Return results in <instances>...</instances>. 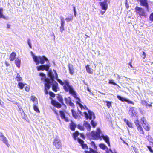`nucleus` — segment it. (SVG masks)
I'll use <instances>...</instances> for the list:
<instances>
[{
	"label": "nucleus",
	"instance_id": "f257e3e1",
	"mask_svg": "<svg viewBox=\"0 0 153 153\" xmlns=\"http://www.w3.org/2000/svg\"><path fill=\"white\" fill-rule=\"evenodd\" d=\"M33 59L36 65H39L40 63L42 64V65L36 67L38 71H43L45 70L47 71H49L50 66V63H49L45 65H43L45 63V62H49V60L47 58L44 56H33Z\"/></svg>",
	"mask_w": 153,
	"mask_h": 153
},
{
	"label": "nucleus",
	"instance_id": "f03ea898",
	"mask_svg": "<svg viewBox=\"0 0 153 153\" xmlns=\"http://www.w3.org/2000/svg\"><path fill=\"white\" fill-rule=\"evenodd\" d=\"M53 71L55 72L56 79L61 85L63 86L65 91L66 92H69L70 94L72 95L76 91L73 87L70 85L68 80H65L63 82L60 79H58V75L56 70L53 69Z\"/></svg>",
	"mask_w": 153,
	"mask_h": 153
},
{
	"label": "nucleus",
	"instance_id": "7ed1b4c3",
	"mask_svg": "<svg viewBox=\"0 0 153 153\" xmlns=\"http://www.w3.org/2000/svg\"><path fill=\"white\" fill-rule=\"evenodd\" d=\"M77 104L79 105L81 110L85 109L86 110L88 111V113L86 112H84L85 117L86 120L89 119V120H91L92 119L94 120L95 118L96 117L94 113L88 109L86 106H83L80 102H77Z\"/></svg>",
	"mask_w": 153,
	"mask_h": 153
},
{
	"label": "nucleus",
	"instance_id": "20e7f679",
	"mask_svg": "<svg viewBox=\"0 0 153 153\" xmlns=\"http://www.w3.org/2000/svg\"><path fill=\"white\" fill-rule=\"evenodd\" d=\"M50 98L51 99V103L53 106L58 109H59L61 108L62 105L65 106V108H66V106L64 103L63 100L61 96L59 95L58 96H57V98L58 100L61 103H60L56 100L53 99L51 98Z\"/></svg>",
	"mask_w": 153,
	"mask_h": 153
},
{
	"label": "nucleus",
	"instance_id": "39448f33",
	"mask_svg": "<svg viewBox=\"0 0 153 153\" xmlns=\"http://www.w3.org/2000/svg\"><path fill=\"white\" fill-rule=\"evenodd\" d=\"M102 134V131L99 128H97L96 131H92L91 133V135L92 139L94 140H98L101 139L100 134Z\"/></svg>",
	"mask_w": 153,
	"mask_h": 153
},
{
	"label": "nucleus",
	"instance_id": "423d86ee",
	"mask_svg": "<svg viewBox=\"0 0 153 153\" xmlns=\"http://www.w3.org/2000/svg\"><path fill=\"white\" fill-rule=\"evenodd\" d=\"M135 10L136 13L138 14L140 17H146V13L145 12L144 9L141 7L136 6Z\"/></svg>",
	"mask_w": 153,
	"mask_h": 153
},
{
	"label": "nucleus",
	"instance_id": "0eeeda50",
	"mask_svg": "<svg viewBox=\"0 0 153 153\" xmlns=\"http://www.w3.org/2000/svg\"><path fill=\"white\" fill-rule=\"evenodd\" d=\"M91 146L94 149L92 148H89V151L85 150L84 152L85 153H98L97 149L94 142L92 141L91 142Z\"/></svg>",
	"mask_w": 153,
	"mask_h": 153
},
{
	"label": "nucleus",
	"instance_id": "6e6552de",
	"mask_svg": "<svg viewBox=\"0 0 153 153\" xmlns=\"http://www.w3.org/2000/svg\"><path fill=\"white\" fill-rule=\"evenodd\" d=\"M53 143L56 148L58 149H61L62 147L61 143L60 140L58 138H55Z\"/></svg>",
	"mask_w": 153,
	"mask_h": 153
},
{
	"label": "nucleus",
	"instance_id": "1a4fd4ad",
	"mask_svg": "<svg viewBox=\"0 0 153 153\" xmlns=\"http://www.w3.org/2000/svg\"><path fill=\"white\" fill-rule=\"evenodd\" d=\"M139 1L140 2V6L145 7L146 10L149 12V5L147 0H137Z\"/></svg>",
	"mask_w": 153,
	"mask_h": 153
},
{
	"label": "nucleus",
	"instance_id": "9d476101",
	"mask_svg": "<svg viewBox=\"0 0 153 153\" xmlns=\"http://www.w3.org/2000/svg\"><path fill=\"white\" fill-rule=\"evenodd\" d=\"M134 123L137 127V129L139 133L140 134H144V132L143 128L139 123L138 120H136L134 122Z\"/></svg>",
	"mask_w": 153,
	"mask_h": 153
},
{
	"label": "nucleus",
	"instance_id": "9b49d317",
	"mask_svg": "<svg viewBox=\"0 0 153 153\" xmlns=\"http://www.w3.org/2000/svg\"><path fill=\"white\" fill-rule=\"evenodd\" d=\"M46 81V83H45V93L46 94H48V90L50 88V85H51V82L50 79H46L45 80Z\"/></svg>",
	"mask_w": 153,
	"mask_h": 153
},
{
	"label": "nucleus",
	"instance_id": "f8f14e48",
	"mask_svg": "<svg viewBox=\"0 0 153 153\" xmlns=\"http://www.w3.org/2000/svg\"><path fill=\"white\" fill-rule=\"evenodd\" d=\"M65 112L66 111L65 110H60L59 111L61 119L64 120L66 122H68L69 121V119L65 116Z\"/></svg>",
	"mask_w": 153,
	"mask_h": 153
},
{
	"label": "nucleus",
	"instance_id": "ddd939ff",
	"mask_svg": "<svg viewBox=\"0 0 153 153\" xmlns=\"http://www.w3.org/2000/svg\"><path fill=\"white\" fill-rule=\"evenodd\" d=\"M137 108L133 107L130 108L129 111V114L132 117H134L137 114Z\"/></svg>",
	"mask_w": 153,
	"mask_h": 153
},
{
	"label": "nucleus",
	"instance_id": "4468645a",
	"mask_svg": "<svg viewBox=\"0 0 153 153\" xmlns=\"http://www.w3.org/2000/svg\"><path fill=\"white\" fill-rule=\"evenodd\" d=\"M108 2V3H110L109 1H104L103 2H100L99 3V4L101 7L102 9L105 11L108 7V5L107 2Z\"/></svg>",
	"mask_w": 153,
	"mask_h": 153
},
{
	"label": "nucleus",
	"instance_id": "2eb2a0df",
	"mask_svg": "<svg viewBox=\"0 0 153 153\" xmlns=\"http://www.w3.org/2000/svg\"><path fill=\"white\" fill-rule=\"evenodd\" d=\"M77 140L78 143L81 145L82 149H88V147L86 144L84 143V141L82 140L79 138H77Z\"/></svg>",
	"mask_w": 153,
	"mask_h": 153
},
{
	"label": "nucleus",
	"instance_id": "dca6fc26",
	"mask_svg": "<svg viewBox=\"0 0 153 153\" xmlns=\"http://www.w3.org/2000/svg\"><path fill=\"white\" fill-rule=\"evenodd\" d=\"M60 19L61 20V25L59 27L60 31L61 33H62L65 30L64 25L65 22L64 20V18L63 16H60Z\"/></svg>",
	"mask_w": 153,
	"mask_h": 153
},
{
	"label": "nucleus",
	"instance_id": "f3484780",
	"mask_svg": "<svg viewBox=\"0 0 153 153\" xmlns=\"http://www.w3.org/2000/svg\"><path fill=\"white\" fill-rule=\"evenodd\" d=\"M117 97L122 102H126L128 104H131L133 105L134 104V103L133 102L124 98L123 97L117 95Z\"/></svg>",
	"mask_w": 153,
	"mask_h": 153
},
{
	"label": "nucleus",
	"instance_id": "a211bd4d",
	"mask_svg": "<svg viewBox=\"0 0 153 153\" xmlns=\"http://www.w3.org/2000/svg\"><path fill=\"white\" fill-rule=\"evenodd\" d=\"M48 75L50 78V79H50V82H51V83L53 81L55 77V78H56L55 72L53 73L51 71H49L48 73Z\"/></svg>",
	"mask_w": 153,
	"mask_h": 153
},
{
	"label": "nucleus",
	"instance_id": "6ab92c4d",
	"mask_svg": "<svg viewBox=\"0 0 153 153\" xmlns=\"http://www.w3.org/2000/svg\"><path fill=\"white\" fill-rule=\"evenodd\" d=\"M103 139L104 141L107 143L109 146H110V144L109 141V139L107 135L104 136L102 135L101 136V139L100 140H101Z\"/></svg>",
	"mask_w": 153,
	"mask_h": 153
},
{
	"label": "nucleus",
	"instance_id": "aec40b11",
	"mask_svg": "<svg viewBox=\"0 0 153 153\" xmlns=\"http://www.w3.org/2000/svg\"><path fill=\"white\" fill-rule=\"evenodd\" d=\"M51 85L52 90L55 92H57L58 91L57 89H59L58 83L56 81H55Z\"/></svg>",
	"mask_w": 153,
	"mask_h": 153
},
{
	"label": "nucleus",
	"instance_id": "412c9836",
	"mask_svg": "<svg viewBox=\"0 0 153 153\" xmlns=\"http://www.w3.org/2000/svg\"><path fill=\"white\" fill-rule=\"evenodd\" d=\"M76 127V125L73 121L71 120V123L69 124V128L72 131H74Z\"/></svg>",
	"mask_w": 153,
	"mask_h": 153
},
{
	"label": "nucleus",
	"instance_id": "4be33fe9",
	"mask_svg": "<svg viewBox=\"0 0 153 153\" xmlns=\"http://www.w3.org/2000/svg\"><path fill=\"white\" fill-rule=\"evenodd\" d=\"M16 56V53L14 52H12L10 55L9 59L10 61H12L14 60Z\"/></svg>",
	"mask_w": 153,
	"mask_h": 153
},
{
	"label": "nucleus",
	"instance_id": "5701e85b",
	"mask_svg": "<svg viewBox=\"0 0 153 153\" xmlns=\"http://www.w3.org/2000/svg\"><path fill=\"white\" fill-rule=\"evenodd\" d=\"M83 126L85 127L87 129L88 131H90L91 130V126L90 125V124L88 123L87 121H84V123L83 124Z\"/></svg>",
	"mask_w": 153,
	"mask_h": 153
},
{
	"label": "nucleus",
	"instance_id": "b1692460",
	"mask_svg": "<svg viewBox=\"0 0 153 153\" xmlns=\"http://www.w3.org/2000/svg\"><path fill=\"white\" fill-rule=\"evenodd\" d=\"M1 137H2V141L3 142L6 144L7 147H9L10 146V145L8 143V141L7 138L3 135H1Z\"/></svg>",
	"mask_w": 153,
	"mask_h": 153
},
{
	"label": "nucleus",
	"instance_id": "393cba45",
	"mask_svg": "<svg viewBox=\"0 0 153 153\" xmlns=\"http://www.w3.org/2000/svg\"><path fill=\"white\" fill-rule=\"evenodd\" d=\"M68 67L69 73L71 75H73L74 73V69L73 65H71V64H69L68 65Z\"/></svg>",
	"mask_w": 153,
	"mask_h": 153
},
{
	"label": "nucleus",
	"instance_id": "a878e982",
	"mask_svg": "<svg viewBox=\"0 0 153 153\" xmlns=\"http://www.w3.org/2000/svg\"><path fill=\"white\" fill-rule=\"evenodd\" d=\"M39 75L41 77V80H44V81L45 82V83H46V81L45 80L46 79H49L48 78H46V75L45 74L43 73H39Z\"/></svg>",
	"mask_w": 153,
	"mask_h": 153
},
{
	"label": "nucleus",
	"instance_id": "bb28decb",
	"mask_svg": "<svg viewBox=\"0 0 153 153\" xmlns=\"http://www.w3.org/2000/svg\"><path fill=\"white\" fill-rule=\"evenodd\" d=\"M123 120L129 127L132 128L133 127V123L129 122L127 119L124 118L123 119Z\"/></svg>",
	"mask_w": 153,
	"mask_h": 153
},
{
	"label": "nucleus",
	"instance_id": "cd10ccee",
	"mask_svg": "<svg viewBox=\"0 0 153 153\" xmlns=\"http://www.w3.org/2000/svg\"><path fill=\"white\" fill-rule=\"evenodd\" d=\"M85 68L87 72L89 74H92L93 73V70L91 68H90L89 65H87L85 66Z\"/></svg>",
	"mask_w": 153,
	"mask_h": 153
},
{
	"label": "nucleus",
	"instance_id": "c85d7f7f",
	"mask_svg": "<svg viewBox=\"0 0 153 153\" xmlns=\"http://www.w3.org/2000/svg\"><path fill=\"white\" fill-rule=\"evenodd\" d=\"M77 93L75 92L74 94H73L72 95L78 101L76 102V103L77 104V102H81L80 99L77 97Z\"/></svg>",
	"mask_w": 153,
	"mask_h": 153
},
{
	"label": "nucleus",
	"instance_id": "c756f323",
	"mask_svg": "<svg viewBox=\"0 0 153 153\" xmlns=\"http://www.w3.org/2000/svg\"><path fill=\"white\" fill-rule=\"evenodd\" d=\"M31 99L33 102L34 103L33 104H38L37 99L35 97L33 96H32L31 97Z\"/></svg>",
	"mask_w": 153,
	"mask_h": 153
},
{
	"label": "nucleus",
	"instance_id": "7c9ffc66",
	"mask_svg": "<svg viewBox=\"0 0 153 153\" xmlns=\"http://www.w3.org/2000/svg\"><path fill=\"white\" fill-rule=\"evenodd\" d=\"M71 111L73 117L75 118L76 119L78 117L77 113L74 109H71Z\"/></svg>",
	"mask_w": 153,
	"mask_h": 153
},
{
	"label": "nucleus",
	"instance_id": "2f4dec72",
	"mask_svg": "<svg viewBox=\"0 0 153 153\" xmlns=\"http://www.w3.org/2000/svg\"><path fill=\"white\" fill-rule=\"evenodd\" d=\"M15 63L18 67L19 68L20 67L21 60L20 59H17L15 60Z\"/></svg>",
	"mask_w": 153,
	"mask_h": 153
},
{
	"label": "nucleus",
	"instance_id": "473e14b6",
	"mask_svg": "<svg viewBox=\"0 0 153 153\" xmlns=\"http://www.w3.org/2000/svg\"><path fill=\"white\" fill-rule=\"evenodd\" d=\"M25 84L22 82H19L18 83V87L20 89H22L25 86Z\"/></svg>",
	"mask_w": 153,
	"mask_h": 153
},
{
	"label": "nucleus",
	"instance_id": "72a5a7b5",
	"mask_svg": "<svg viewBox=\"0 0 153 153\" xmlns=\"http://www.w3.org/2000/svg\"><path fill=\"white\" fill-rule=\"evenodd\" d=\"M140 123L142 125H145L146 123V120L144 117H143L140 119Z\"/></svg>",
	"mask_w": 153,
	"mask_h": 153
},
{
	"label": "nucleus",
	"instance_id": "f704fd0d",
	"mask_svg": "<svg viewBox=\"0 0 153 153\" xmlns=\"http://www.w3.org/2000/svg\"><path fill=\"white\" fill-rule=\"evenodd\" d=\"M143 127L144 129L146 131H149L150 130V127L148 124L146 123L145 125H143Z\"/></svg>",
	"mask_w": 153,
	"mask_h": 153
},
{
	"label": "nucleus",
	"instance_id": "c9c22d12",
	"mask_svg": "<svg viewBox=\"0 0 153 153\" xmlns=\"http://www.w3.org/2000/svg\"><path fill=\"white\" fill-rule=\"evenodd\" d=\"M15 79L17 81L20 82L22 80V77L20 76V75L18 73L15 78Z\"/></svg>",
	"mask_w": 153,
	"mask_h": 153
},
{
	"label": "nucleus",
	"instance_id": "e433bc0d",
	"mask_svg": "<svg viewBox=\"0 0 153 153\" xmlns=\"http://www.w3.org/2000/svg\"><path fill=\"white\" fill-rule=\"evenodd\" d=\"M100 147L103 150L107 149V147L103 143H101L99 145Z\"/></svg>",
	"mask_w": 153,
	"mask_h": 153
},
{
	"label": "nucleus",
	"instance_id": "4c0bfd02",
	"mask_svg": "<svg viewBox=\"0 0 153 153\" xmlns=\"http://www.w3.org/2000/svg\"><path fill=\"white\" fill-rule=\"evenodd\" d=\"M33 108L34 110L36 112L38 113H40V111L36 106V104H33Z\"/></svg>",
	"mask_w": 153,
	"mask_h": 153
},
{
	"label": "nucleus",
	"instance_id": "58836bf2",
	"mask_svg": "<svg viewBox=\"0 0 153 153\" xmlns=\"http://www.w3.org/2000/svg\"><path fill=\"white\" fill-rule=\"evenodd\" d=\"M3 9L0 8V18H3L5 19V17L3 14Z\"/></svg>",
	"mask_w": 153,
	"mask_h": 153
},
{
	"label": "nucleus",
	"instance_id": "ea45409f",
	"mask_svg": "<svg viewBox=\"0 0 153 153\" xmlns=\"http://www.w3.org/2000/svg\"><path fill=\"white\" fill-rule=\"evenodd\" d=\"M106 103V105L108 108H109L110 107L112 106L111 102L109 101L106 100L105 102Z\"/></svg>",
	"mask_w": 153,
	"mask_h": 153
},
{
	"label": "nucleus",
	"instance_id": "a19ab883",
	"mask_svg": "<svg viewBox=\"0 0 153 153\" xmlns=\"http://www.w3.org/2000/svg\"><path fill=\"white\" fill-rule=\"evenodd\" d=\"M79 134L78 132L76 131L73 134V137L74 140L76 139V138Z\"/></svg>",
	"mask_w": 153,
	"mask_h": 153
},
{
	"label": "nucleus",
	"instance_id": "79ce46f5",
	"mask_svg": "<svg viewBox=\"0 0 153 153\" xmlns=\"http://www.w3.org/2000/svg\"><path fill=\"white\" fill-rule=\"evenodd\" d=\"M73 15L71 16L70 17L66 18L65 19L67 22L72 21L73 19Z\"/></svg>",
	"mask_w": 153,
	"mask_h": 153
},
{
	"label": "nucleus",
	"instance_id": "37998d69",
	"mask_svg": "<svg viewBox=\"0 0 153 153\" xmlns=\"http://www.w3.org/2000/svg\"><path fill=\"white\" fill-rule=\"evenodd\" d=\"M91 124L93 128H94L97 125V123H95L93 120H92L91 121Z\"/></svg>",
	"mask_w": 153,
	"mask_h": 153
},
{
	"label": "nucleus",
	"instance_id": "c03bdc74",
	"mask_svg": "<svg viewBox=\"0 0 153 153\" xmlns=\"http://www.w3.org/2000/svg\"><path fill=\"white\" fill-rule=\"evenodd\" d=\"M77 127L80 130H85V128L84 127V126H83L82 125H78L77 126Z\"/></svg>",
	"mask_w": 153,
	"mask_h": 153
},
{
	"label": "nucleus",
	"instance_id": "a18cd8bd",
	"mask_svg": "<svg viewBox=\"0 0 153 153\" xmlns=\"http://www.w3.org/2000/svg\"><path fill=\"white\" fill-rule=\"evenodd\" d=\"M149 20L151 22H153V12L150 14L149 17Z\"/></svg>",
	"mask_w": 153,
	"mask_h": 153
},
{
	"label": "nucleus",
	"instance_id": "49530a36",
	"mask_svg": "<svg viewBox=\"0 0 153 153\" xmlns=\"http://www.w3.org/2000/svg\"><path fill=\"white\" fill-rule=\"evenodd\" d=\"M49 94L50 95V96L53 97L54 98L56 96L55 94L53 93V92H51V91H50L49 92Z\"/></svg>",
	"mask_w": 153,
	"mask_h": 153
},
{
	"label": "nucleus",
	"instance_id": "de8ad7c7",
	"mask_svg": "<svg viewBox=\"0 0 153 153\" xmlns=\"http://www.w3.org/2000/svg\"><path fill=\"white\" fill-rule=\"evenodd\" d=\"M68 104L69 105L72 107L73 108H74L75 107V105L72 102L71 100H70L68 102Z\"/></svg>",
	"mask_w": 153,
	"mask_h": 153
},
{
	"label": "nucleus",
	"instance_id": "09e8293b",
	"mask_svg": "<svg viewBox=\"0 0 153 153\" xmlns=\"http://www.w3.org/2000/svg\"><path fill=\"white\" fill-rule=\"evenodd\" d=\"M108 83L109 84H112L114 85H117V84L116 83L113 82V80H109L108 82Z\"/></svg>",
	"mask_w": 153,
	"mask_h": 153
},
{
	"label": "nucleus",
	"instance_id": "8fccbe9b",
	"mask_svg": "<svg viewBox=\"0 0 153 153\" xmlns=\"http://www.w3.org/2000/svg\"><path fill=\"white\" fill-rule=\"evenodd\" d=\"M147 147L149 149V150L151 153H153V150L152 149V147L150 146H147Z\"/></svg>",
	"mask_w": 153,
	"mask_h": 153
},
{
	"label": "nucleus",
	"instance_id": "3c124183",
	"mask_svg": "<svg viewBox=\"0 0 153 153\" xmlns=\"http://www.w3.org/2000/svg\"><path fill=\"white\" fill-rule=\"evenodd\" d=\"M25 90L27 91L28 92L30 90V87L28 85L26 86L25 87Z\"/></svg>",
	"mask_w": 153,
	"mask_h": 153
},
{
	"label": "nucleus",
	"instance_id": "603ef678",
	"mask_svg": "<svg viewBox=\"0 0 153 153\" xmlns=\"http://www.w3.org/2000/svg\"><path fill=\"white\" fill-rule=\"evenodd\" d=\"M142 52H143V55L142 56V57H143V59H144L146 58V54L145 52L143 51Z\"/></svg>",
	"mask_w": 153,
	"mask_h": 153
},
{
	"label": "nucleus",
	"instance_id": "864d4df0",
	"mask_svg": "<svg viewBox=\"0 0 153 153\" xmlns=\"http://www.w3.org/2000/svg\"><path fill=\"white\" fill-rule=\"evenodd\" d=\"M30 41V39H27V43H28V45H29V47L30 48H32L31 45V44Z\"/></svg>",
	"mask_w": 153,
	"mask_h": 153
},
{
	"label": "nucleus",
	"instance_id": "5fc2aeb1",
	"mask_svg": "<svg viewBox=\"0 0 153 153\" xmlns=\"http://www.w3.org/2000/svg\"><path fill=\"white\" fill-rule=\"evenodd\" d=\"M79 134L80 135L81 137L83 139H85V137L84 135L82 133H80Z\"/></svg>",
	"mask_w": 153,
	"mask_h": 153
},
{
	"label": "nucleus",
	"instance_id": "6e6d98bb",
	"mask_svg": "<svg viewBox=\"0 0 153 153\" xmlns=\"http://www.w3.org/2000/svg\"><path fill=\"white\" fill-rule=\"evenodd\" d=\"M19 111L21 112V115H22L23 114H25V113L23 110V109L21 108H19Z\"/></svg>",
	"mask_w": 153,
	"mask_h": 153
},
{
	"label": "nucleus",
	"instance_id": "4d7b16f0",
	"mask_svg": "<svg viewBox=\"0 0 153 153\" xmlns=\"http://www.w3.org/2000/svg\"><path fill=\"white\" fill-rule=\"evenodd\" d=\"M65 100V102L66 104H68V103L69 102L68 100L67 97H65L64 98Z\"/></svg>",
	"mask_w": 153,
	"mask_h": 153
},
{
	"label": "nucleus",
	"instance_id": "13d9d810",
	"mask_svg": "<svg viewBox=\"0 0 153 153\" xmlns=\"http://www.w3.org/2000/svg\"><path fill=\"white\" fill-rule=\"evenodd\" d=\"M128 65L130 66L131 68H133V67L132 66V61H130L129 63H128Z\"/></svg>",
	"mask_w": 153,
	"mask_h": 153
},
{
	"label": "nucleus",
	"instance_id": "bf43d9fd",
	"mask_svg": "<svg viewBox=\"0 0 153 153\" xmlns=\"http://www.w3.org/2000/svg\"><path fill=\"white\" fill-rule=\"evenodd\" d=\"M146 107H152V105L151 104H148L147 103L146 105Z\"/></svg>",
	"mask_w": 153,
	"mask_h": 153
},
{
	"label": "nucleus",
	"instance_id": "052dcab7",
	"mask_svg": "<svg viewBox=\"0 0 153 153\" xmlns=\"http://www.w3.org/2000/svg\"><path fill=\"white\" fill-rule=\"evenodd\" d=\"M5 64L7 66H8L10 65V64L9 63H8L7 62H5Z\"/></svg>",
	"mask_w": 153,
	"mask_h": 153
},
{
	"label": "nucleus",
	"instance_id": "680f3d73",
	"mask_svg": "<svg viewBox=\"0 0 153 153\" xmlns=\"http://www.w3.org/2000/svg\"><path fill=\"white\" fill-rule=\"evenodd\" d=\"M10 25L9 24H7V28L8 29L9 28H10Z\"/></svg>",
	"mask_w": 153,
	"mask_h": 153
},
{
	"label": "nucleus",
	"instance_id": "e2e57ef3",
	"mask_svg": "<svg viewBox=\"0 0 153 153\" xmlns=\"http://www.w3.org/2000/svg\"><path fill=\"white\" fill-rule=\"evenodd\" d=\"M76 13H76V11H74V16L75 17H76Z\"/></svg>",
	"mask_w": 153,
	"mask_h": 153
},
{
	"label": "nucleus",
	"instance_id": "0e129e2a",
	"mask_svg": "<svg viewBox=\"0 0 153 153\" xmlns=\"http://www.w3.org/2000/svg\"><path fill=\"white\" fill-rule=\"evenodd\" d=\"M105 11H101L100 13L102 15H103L104 14V13H105Z\"/></svg>",
	"mask_w": 153,
	"mask_h": 153
},
{
	"label": "nucleus",
	"instance_id": "69168bd1",
	"mask_svg": "<svg viewBox=\"0 0 153 153\" xmlns=\"http://www.w3.org/2000/svg\"><path fill=\"white\" fill-rule=\"evenodd\" d=\"M73 9L74 11H76V9L75 7H73Z\"/></svg>",
	"mask_w": 153,
	"mask_h": 153
},
{
	"label": "nucleus",
	"instance_id": "338daca9",
	"mask_svg": "<svg viewBox=\"0 0 153 153\" xmlns=\"http://www.w3.org/2000/svg\"><path fill=\"white\" fill-rule=\"evenodd\" d=\"M55 113L56 115H58V113L56 111H55Z\"/></svg>",
	"mask_w": 153,
	"mask_h": 153
},
{
	"label": "nucleus",
	"instance_id": "774afa93",
	"mask_svg": "<svg viewBox=\"0 0 153 153\" xmlns=\"http://www.w3.org/2000/svg\"><path fill=\"white\" fill-rule=\"evenodd\" d=\"M126 7L127 8H128V7H129V6H128L127 5H126Z\"/></svg>",
	"mask_w": 153,
	"mask_h": 153
}]
</instances>
